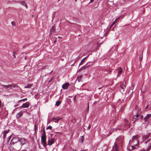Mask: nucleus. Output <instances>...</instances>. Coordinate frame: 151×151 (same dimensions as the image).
Masks as SVG:
<instances>
[{
  "instance_id": "nucleus-16",
  "label": "nucleus",
  "mask_w": 151,
  "mask_h": 151,
  "mask_svg": "<svg viewBox=\"0 0 151 151\" xmlns=\"http://www.w3.org/2000/svg\"><path fill=\"white\" fill-rule=\"evenodd\" d=\"M113 148L115 151H118V147L116 144L115 143L114 145L113 146Z\"/></svg>"
},
{
  "instance_id": "nucleus-21",
  "label": "nucleus",
  "mask_w": 151,
  "mask_h": 151,
  "mask_svg": "<svg viewBox=\"0 0 151 151\" xmlns=\"http://www.w3.org/2000/svg\"><path fill=\"white\" fill-rule=\"evenodd\" d=\"M84 137L83 136H82L80 138V141L81 143H83V142L84 141Z\"/></svg>"
},
{
  "instance_id": "nucleus-34",
  "label": "nucleus",
  "mask_w": 151,
  "mask_h": 151,
  "mask_svg": "<svg viewBox=\"0 0 151 151\" xmlns=\"http://www.w3.org/2000/svg\"><path fill=\"white\" fill-rule=\"evenodd\" d=\"M9 130H8L7 131L5 130L4 131V133H5V134H6L7 133H8L9 132Z\"/></svg>"
},
{
  "instance_id": "nucleus-6",
  "label": "nucleus",
  "mask_w": 151,
  "mask_h": 151,
  "mask_svg": "<svg viewBox=\"0 0 151 151\" xmlns=\"http://www.w3.org/2000/svg\"><path fill=\"white\" fill-rule=\"evenodd\" d=\"M126 82H124L122 85H120V91L122 93L124 91V90L126 88L125 86Z\"/></svg>"
},
{
  "instance_id": "nucleus-33",
  "label": "nucleus",
  "mask_w": 151,
  "mask_h": 151,
  "mask_svg": "<svg viewBox=\"0 0 151 151\" xmlns=\"http://www.w3.org/2000/svg\"><path fill=\"white\" fill-rule=\"evenodd\" d=\"M11 24L12 26H15L16 24L15 22L14 21H12L11 22Z\"/></svg>"
},
{
  "instance_id": "nucleus-43",
  "label": "nucleus",
  "mask_w": 151,
  "mask_h": 151,
  "mask_svg": "<svg viewBox=\"0 0 151 151\" xmlns=\"http://www.w3.org/2000/svg\"><path fill=\"white\" fill-rule=\"evenodd\" d=\"M94 0H90V2H93Z\"/></svg>"
},
{
  "instance_id": "nucleus-36",
  "label": "nucleus",
  "mask_w": 151,
  "mask_h": 151,
  "mask_svg": "<svg viewBox=\"0 0 151 151\" xmlns=\"http://www.w3.org/2000/svg\"><path fill=\"white\" fill-rule=\"evenodd\" d=\"M13 55L14 56V58H16V55H15V52H13Z\"/></svg>"
},
{
  "instance_id": "nucleus-39",
  "label": "nucleus",
  "mask_w": 151,
  "mask_h": 151,
  "mask_svg": "<svg viewBox=\"0 0 151 151\" xmlns=\"http://www.w3.org/2000/svg\"><path fill=\"white\" fill-rule=\"evenodd\" d=\"M90 128H91V127H90V125H89L88 127V129H90Z\"/></svg>"
},
{
  "instance_id": "nucleus-30",
  "label": "nucleus",
  "mask_w": 151,
  "mask_h": 151,
  "mask_svg": "<svg viewBox=\"0 0 151 151\" xmlns=\"http://www.w3.org/2000/svg\"><path fill=\"white\" fill-rule=\"evenodd\" d=\"M134 120L133 123H134V122L136 121H137V120L138 119L137 118H136V116H134Z\"/></svg>"
},
{
  "instance_id": "nucleus-27",
  "label": "nucleus",
  "mask_w": 151,
  "mask_h": 151,
  "mask_svg": "<svg viewBox=\"0 0 151 151\" xmlns=\"http://www.w3.org/2000/svg\"><path fill=\"white\" fill-rule=\"evenodd\" d=\"M86 57H87L85 58L82 60L81 63L79 64V65H81L82 63L85 60V59L86 58Z\"/></svg>"
},
{
  "instance_id": "nucleus-52",
  "label": "nucleus",
  "mask_w": 151,
  "mask_h": 151,
  "mask_svg": "<svg viewBox=\"0 0 151 151\" xmlns=\"http://www.w3.org/2000/svg\"><path fill=\"white\" fill-rule=\"evenodd\" d=\"M30 151H33V150H31Z\"/></svg>"
},
{
  "instance_id": "nucleus-3",
  "label": "nucleus",
  "mask_w": 151,
  "mask_h": 151,
  "mask_svg": "<svg viewBox=\"0 0 151 151\" xmlns=\"http://www.w3.org/2000/svg\"><path fill=\"white\" fill-rule=\"evenodd\" d=\"M139 137L138 135L133 136L132 138V140L130 141L131 142V144L135 146H137L139 143V141L137 139Z\"/></svg>"
},
{
  "instance_id": "nucleus-22",
  "label": "nucleus",
  "mask_w": 151,
  "mask_h": 151,
  "mask_svg": "<svg viewBox=\"0 0 151 151\" xmlns=\"http://www.w3.org/2000/svg\"><path fill=\"white\" fill-rule=\"evenodd\" d=\"M82 77V76H78L77 77V79L78 80V82H80L81 81V79Z\"/></svg>"
},
{
  "instance_id": "nucleus-17",
  "label": "nucleus",
  "mask_w": 151,
  "mask_h": 151,
  "mask_svg": "<svg viewBox=\"0 0 151 151\" xmlns=\"http://www.w3.org/2000/svg\"><path fill=\"white\" fill-rule=\"evenodd\" d=\"M55 31V27L54 26H52L51 29L50 30V34L52 33V32L54 33Z\"/></svg>"
},
{
  "instance_id": "nucleus-20",
  "label": "nucleus",
  "mask_w": 151,
  "mask_h": 151,
  "mask_svg": "<svg viewBox=\"0 0 151 151\" xmlns=\"http://www.w3.org/2000/svg\"><path fill=\"white\" fill-rule=\"evenodd\" d=\"M32 86V84H28L27 86H25V88H31Z\"/></svg>"
},
{
  "instance_id": "nucleus-51",
  "label": "nucleus",
  "mask_w": 151,
  "mask_h": 151,
  "mask_svg": "<svg viewBox=\"0 0 151 151\" xmlns=\"http://www.w3.org/2000/svg\"><path fill=\"white\" fill-rule=\"evenodd\" d=\"M75 1H76L77 0H75Z\"/></svg>"
},
{
  "instance_id": "nucleus-48",
  "label": "nucleus",
  "mask_w": 151,
  "mask_h": 151,
  "mask_svg": "<svg viewBox=\"0 0 151 151\" xmlns=\"http://www.w3.org/2000/svg\"><path fill=\"white\" fill-rule=\"evenodd\" d=\"M22 151H26V150H22Z\"/></svg>"
},
{
  "instance_id": "nucleus-25",
  "label": "nucleus",
  "mask_w": 151,
  "mask_h": 151,
  "mask_svg": "<svg viewBox=\"0 0 151 151\" xmlns=\"http://www.w3.org/2000/svg\"><path fill=\"white\" fill-rule=\"evenodd\" d=\"M122 72V68H120L119 69V71L118 73V75H120L121 74Z\"/></svg>"
},
{
  "instance_id": "nucleus-32",
  "label": "nucleus",
  "mask_w": 151,
  "mask_h": 151,
  "mask_svg": "<svg viewBox=\"0 0 151 151\" xmlns=\"http://www.w3.org/2000/svg\"><path fill=\"white\" fill-rule=\"evenodd\" d=\"M52 128V127L51 126H49L46 128V129H50L51 130Z\"/></svg>"
},
{
  "instance_id": "nucleus-40",
  "label": "nucleus",
  "mask_w": 151,
  "mask_h": 151,
  "mask_svg": "<svg viewBox=\"0 0 151 151\" xmlns=\"http://www.w3.org/2000/svg\"><path fill=\"white\" fill-rule=\"evenodd\" d=\"M148 106H149V105H148L146 106V107L145 109H147L148 108Z\"/></svg>"
},
{
  "instance_id": "nucleus-1",
  "label": "nucleus",
  "mask_w": 151,
  "mask_h": 151,
  "mask_svg": "<svg viewBox=\"0 0 151 151\" xmlns=\"http://www.w3.org/2000/svg\"><path fill=\"white\" fill-rule=\"evenodd\" d=\"M19 141L20 143H17L15 145V147L18 150L21 149L22 147L27 142V140L24 138H20Z\"/></svg>"
},
{
  "instance_id": "nucleus-14",
  "label": "nucleus",
  "mask_w": 151,
  "mask_h": 151,
  "mask_svg": "<svg viewBox=\"0 0 151 151\" xmlns=\"http://www.w3.org/2000/svg\"><path fill=\"white\" fill-rule=\"evenodd\" d=\"M141 113L142 112L141 110L139 109L137 111L136 115L135 116H136V117L138 118L140 116Z\"/></svg>"
},
{
  "instance_id": "nucleus-19",
  "label": "nucleus",
  "mask_w": 151,
  "mask_h": 151,
  "mask_svg": "<svg viewBox=\"0 0 151 151\" xmlns=\"http://www.w3.org/2000/svg\"><path fill=\"white\" fill-rule=\"evenodd\" d=\"M134 86H135L134 83H132V86H131V87L130 88V89L131 90H133L134 88Z\"/></svg>"
},
{
  "instance_id": "nucleus-45",
  "label": "nucleus",
  "mask_w": 151,
  "mask_h": 151,
  "mask_svg": "<svg viewBox=\"0 0 151 151\" xmlns=\"http://www.w3.org/2000/svg\"><path fill=\"white\" fill-rule=\"evenodd\" d=\"M73 151H77L76 150H74V149H73Z\"/></svg>"
},
{
  "instance_id": "nucleus-24",
  "label": "nucleus",
  "mask_w": 151,
  "mask_h": 151,
  "mask_svg": "<svg viewBox=\"0 0 151 151\" xmlns=\"http://www.w3.org/2000/svg\"><path fill=\"white\" fill-rule=\"evenodd\" d=\"M27 98H25L24 99H21V100H20L19 101H18V102L19 103L20 102L22 101H27Z\"/></svg>"
},
{
  "instance_id": "nucleus-29",
  "label": "nucleus",
  "mask_w": 151,
  "mask_h": 151,
  "mask_svg": "<svg viewBox=\"0 0 151 151\" xmlns=\"http://www.w3.org/2000/svg\"><path fill=\"white\" fill-rule=\"evenodd\" d=\"M128 120H126L125 124L126 125H127V126H128L129 127H130V124L128 123Z\"/></svg>"
},
{
  "instance_id": "nucleus-12",
  "label": "nucleus",
  "mask_w": 151,
  "mask_h": 151,
  "mask_svg": "<svg viewBox=\"0 0 151 151\" xmlns=\"http://www.w3.org/2000/svg\"><path fill=\"white\" fill-rule=\"evenodd\" d=\"M151 117V114H147V115L144 118V119L145 120V122H147L149 119Z\"/></svg>"
},
{
  "instance_id": "nucleus-46",
  "label": "nucleus",
  "mask_w": 151,
  "mask_h": 151,
  "mask_svg": "<svg viewBox=\"0 0 151 151\" xmlns=\"http://www.w3.org/2000/svg\"><path fill=\"white\" fill-rule=\"evenodd\" d=\"M101 88V87H100V88H98V89H100Z\"/></svg>"
},
{
  "instance_id": "nucleus-7",
  "label": "nucleus",
  "mask_w": 151,
  "mask_h": 151,
  "mask_svg": "<svg viewBox=\"0 0 151 151\" xmlns=\"http://www.w3.org/2000/svg\"><path fill=\"white\" fill-rule=\"evenodd\" d=\"M92 62H88L86 64L83 66L82 67L79 69V70H82L83 69L86 68L89 66L91 65L92 64Z\"/></svg>"
},
{
  "instance_id": "nucleus-41",
  "label": "nucleus",
  "mask_w": 151,
  "mask_h": 151,
  "mask_svg": "<svg viewBox=\"0 0 151 151\" xmlns=\"http://www.w3.org/2000/svg\"><path fill=\"white\" fill-rule=\"evenodd\" d=\"M143 116L142 115L141 116V119H143Z\"/></svg>"
},
{
  "instance_id": "nucleus-15",
  "label": "nucleus",
  "mask_w": 151,
  "mask_h": 151,
  "mask_svg": "<svg viewBox=\"0 0 151 151\" xmlns=\"http://www.w3.org/2000/svg\"><path fill=\"white\" fill-rule=\"evenodd\" d=\"M134 145H132L129 146V147H127V149L129 151H131L132 150H134L136 148V147L134 146Z\"/></svg>"
},
{
  "instance_id": "nucleus-37",
  "label": "nucleus",
  "mask_w": 151,
  "mask_h": 151,
  "mask_svg": "<svg viewBox=\"0 0 151 151\" xmlns=\"http://www.w3.org/2000/svg\"><path fill=\"white\" fill-rule=\"evenodd\" d=\"M73 100L74 101V102H75L76 101V96H75L73 98Z\"/></svg>"
},
{
  "instance_id": "nucleus-8",
  "label": "nucleus",
  "mask_w": 151,
  "mask_h": 151,
  "mask_svg": "<svg viewBox=\"0 0 151 151\" xmlns=\"http://www.w3.org/2000/svg\"><path fill=\"white\" fill-rule=\"evenodd\" d=\"M1 86H2L3 87L6 88L7 89L9 87H12L13 88H15L16 87V85L14 84H9L7 85H1Z\"/></svg>"
},
{
  "instance_id": "nucleus-28",
  "label": "nucleus",
  "mask_w": 151,
  "mask_h": 151,
  "mask_svg": "<svg viewBox=\"0 0 151 151\" xmlns=\"http://www.w3.org/2000/svg\"><path fill=\"white\" fill-rule=\"evenodd\" d=\"M34 127L35 128V132H36V130H37V129L38 128L37 127V126L35 124Z\"/></svg>"
},
{
  "instance_id": "nucleus-47",
  "label": "nucleus",
  "mask_w": 151,
  "mask_h": 151,
  "mask_svg": "<svg viewBox=\"0 0 151 151\" xmlns=\"http://www.w3.org/2000/svg\"><path fill=\"white\" fill-rule=\"evenodd\" d=\"M18 106V105H17L15 106V107L17 106Z\"/></svg>"
},
{
  "instance_id": "nucleus-11",
  "label": "nucleus",
  "mask_w": 151,
  "mask_h": 151,
  "mask_svg": "<svg viewBox=\"0 0 151 151\" xmlns=\"http://www.w3.org/2000/svg\"><path fill=\"white\" fill-rule=\"evenodd\" d=\"M69 85V84L68 83H65L62 85V87L64 89H66L68 88Z\"/></svg>"
},
{
  "instance_id": "nucleus-13",
  "label": "nucleus",
  "mask_w": 151,
  "mask_h": 151,
  "mask_svg": "<svg viewBox=\"0 0 151 151\" xmlns=\"http://www.w3.org/2000/svg\"><path fill=\"white\" fill-rule=\"evenodd\" d=\"M19 3L22 5L24 6L26 9H27L28 6L27 4L24 1H19Z\"/></svg>"
},
{
  "instance_id": "nucleus-44",
  "label": "nucleus",
  "mask_w": 151,
  "mask_h": 151,
  "mask_svg": "<svg viewBox=\"0 0 151 151\" xmlns=\"http://www.w3.org/2000/svg\"><path fill=\"white\" fill-rule=\"evenodd\" d=\"M81 151H86V150H82Z\"/></svg>"
},
{
  "instance_id": "nucleus-23",
  "label": "nucleus",
  "mask_w": 151,
  "mask_h": 151,
  "mask_svg": "<svg viewBox=\"0 0 151 151\" xmlns=\"http://www.w3.org/2000/svg\"><path fill=\"white\" fill-rule=\"evenodd\" d=\"M61 103V102L60 101H57L55 104V105L57 106H58L59 104Z\"/></svg>"
},
{
  "instance_id": "nucleus-2",
  "label": "nucleus",
  "mask_w": 151,
  "mask_h": 151,
  "mask_svg": "<svg viewBox=\"0 0 151 151\" xmlns=\"http://www.w3.org/2000/svg\"><path fill=\"white\" fill-rule=\"evenodd\" d=\"M50 136L48 137V145L49 146L51 145L54 143L55 141L57 139V137L56 135H55L54 137H53V135L52 134H50Z\"/></svg>"
},
{
  "instance_id": "nucleus-42",
  "label": "nucleus",
  "mask_w": 151,
  "mask_h": 151,
  "mask_svg": "<svg viewBox=\"0 0 151 151\" xmlns=\"http://www.w3.org/2000/svg\"><path fill=\"white\" fill-rule=\"evenodd\" d=\"M88 104H89L88 103V107H87V110H88V109H89V105H88Z\"/></svg>"
},
{
  "instance_id": "nucleus-31",
  "label": "nucleus",
  "mask_w": 151,
  "mask_h": 151,
  "mask_svg": "<svg viewBox=\"0 0 151 151\" xmlns=\"http://www.w3.org/2000/svg\"><path fill=\"white\" fill-rule=\"evenodd\" d=\"M119 18H120V17H119L118 18H116L115 19V20L113 22V23L112 24V25H113V24H114L115 23V22H116V21L117 20L119 19Z\"/></svg>"
},
{
  "instance_id": "nucleus-50",
  "label": "nucleus",
  "mask_w": 151,
  "mask_h": 151,
  "mask_svg": "<svg viewBox=\"0 0 151 151\" xmlns=\"http://www.w3.org/2000/svg\"><path fill=\"white\" fill-rule=\"evenodd\" d=\"M52 71H53V70H52V71H51V73L52 72Z\"/></svg>"
},
{
  "instance_id": "nucleus-26",
  "label": "nucleus",
  "mask_w": 151,
  "mask_h": 151,
  "mask_svg": "<svg viewBox=\"0 0 151 151\" xmlns=\"http://www.w3.org/2000/svg\"><path fill=\"white\" fill-rule=\"evenodd\" d=\"M151 149V145L148 147L147 150H144L142 151H149Z\"/></svg>"
},
{
  "instance_id": "nucleus-5",
  "label": "nucleus",
  "mask_w": 151,
  "mask_h": 151,
  "mask_svg": "<svg viewBox=\"0 0 151 151\" xmlns=\"http://www.w3.org/2000/svg\"><path fill=\"white\" fill-rule=\"evenodd\" d=\"M19 140L20 138L18 137H14L11 140L10 144L12 145L15 144V145L17 143V142L19 141Z\"/></svg>"
},
{
  "instance_id": "nucleus-35",
  "label": "nucleus",
  "mask_w": 151,
  "mask_h": 151,
  "mask_svg": "<svg viewBox=\"0 0 151 151\" xmlns=\"http://www.w3.org/2000/svg\"><path fill=\"white\" fill-rule=\"evenodd\" d=\"M6 137V134L5 133H4L3 135V138L5 139Z\"/></svg>"
},
{
  "instance_id": "nucleus-9",
  "label": "nucleus",
  "mask_w": 151,
  "mask_h": 151,
  "mask_svg": "<svg viewBox=\"0 0 151 151\" xmlns=\"http://www.w3.org/2000/svg\"><path fill=\"white\" fill-rule=\"evenodd\" d=\"M61 118H60L58 117H53L52 118V120L54 122L58 123L59 120H61Z\"/></svg>"
},
{
  "instance_id": "nucleus-4",
  "label": "nucleus",
  "mask_w": 151,
  "mask_h": 151,
  "mask_svg": "<svg viewBox=\"0 0 151 151\" xmlns=\"http://www.w3.org/2000/svg\"><path fill=\"white\" fill-rule=\"evenodd\" d=\"M41 141L42 145H43L44 147H45L46 145V134L44 130H43L42 133V136L41 137Z\"/></svg>"
},
{
  "instance_id": "nucleus-49",
  "label": "nucleus",
  "mask_w": 151,
  "mask_h": 151,
  "mask_svg": "<svg viewBox=\"0 0 151 151\" xmlns=\"http://www.w3.org/2000/svg\"><path fill=\"white\" fill-rule=\"evenodd\" d=\"M60 37H59V36H58V38H60Z\"/></svg>"
},
{
  "instance_id": "nucleus-18",
  "label": "nucleus",
  "mask_w": 151,
  "mask_h": 151,
  "mask_svg": "<svg viewBox=\"0 0 151 151\" xmlns=\"http://www.w3.org/2000/svg\"><path fill=\"white\" fill-rule=\"evenodd\" d=\"M22 114V112H20L17 115V117L19 118L20 117Z\"/></svg>"
},
{
  "instance_id": "nucleus-10",
  "label": "nucleus",
  "mask_w": 151,
  "mask_h": 151,
  "mask_svg": "<svg viewBox=\"0 0 151 151\" xmlns=\"http://www.w3.org/2000/svg\"><path fill=\"white\" fill-rule=\"evenodd\" d=\"M29 106V102H27L23 104L22 106H21L22 108H28Z\"/></svg>"
},
{
  "instance_id": "nucleus-38",
  "label": "nucleus",
  "mask_w": 151,
  "mask_h": 151,
  "mask_svg": "<svg viewBox=\"0 0 151 151\" xmlns=\"http://www.w3.org/2000/svg\"><path fill=\"white\" fill-rule=\"evenodd\" d=\"M142 55L141 57V55H140V57H139V59L140 60H142Z\"/></svg>"
}]
</instances>
